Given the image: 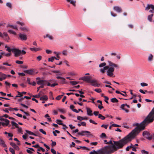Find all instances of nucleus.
<instances>
[{"mask_svg": "<svg viewBox=\"0 0 154 154\" xmlns=\"http://www.w3.org/2000/svg\"><path fill=\"white\" fill-rule=\"evenodd\" d=\"M119 141H113L114 144H113L112 141L110 140L107 143H106V144H111V145L105 147L100 152V154H111L119 149L122 148L123 146L120 147V144H117Z\"/></svg>", "mask_w": 154, "mask_h": 154, "instance_id": "obj_3", "label": "nucleus"}, {"mask_svg": "<svg viewBox=\"0 0 154 154\" xmlns=\"http://www.w3.org/2000/svg\"><path fill=\"white\" fill-rule=\"evenodd\" d=\"M1 54L3 55L4 54L5 56H10L11 54V53H5L4 52H2L0 53Z\"/></svg>", "mask_w": 154, "mask_h": 154, "instance_id": "obj_25", "label": "nucleus"}, {"mask_svg": "<svg viewBox=\"0 0 154 154\" xmlns=\"http://www.w3.org/2000/svg\"><path fill=\"white\" fill-rule=\"evenodd\" d=\"M140 85L144 87L145 86H147L148 85V84L144 82H142L140 83Z\"/></svg>", "mask_w": 154, "mask_h": 154, "instance_id": "obj_51", "label": "nucleus"}, {"mask_svg": "<svg viewBox=\"0 0 154 154\" xmlns=\"http://www.w3.org/2000/svg\"><path fill=\"white\" fill-rule=\"evenodd\" d=\"M51 152L53 154H56V151L54 149H51Z\"/></svg>", "mask_w": 154, "mask_h": 154, "instance_id": "obj_61", "label": "nucleus"}, {"mask_svg": "<svg viewBox=\"0 0 154 154\" xmlns=\"http://www.w3.org/2000/svg\"><path fill=\"white\" fill-rule=\"evenodd\" d=\"M86 110L87 114L89 116H92L93 115V114L92 113V111L88 107L87 108Z\"/></svg>", "mask_w": 154, "mask_h": 154, "instance_id": "obj_16", "label": "nucleus"}, {"mask_svg": "<svg viewBox=\"0 0 154 154\" xmlns=\"http://www.w3.org/2000/svg\"><path fill=\"white\" fill-rule=\"evenodd\" d=\"M58 110L62 113L63 114L65 113V110L63 109H59Z\"/></svg>", "mask_w": 154, "mask_h": 154, "instance_id": "obj_42", "label": "nucleus"}, {"mask_svg": "<svg viewBox=\"0 0 154 154\" xmlns=\"http://www.w3.org/2000/svg\"><path fill=\"white\" fill-rule=\"evenodd\" d=\"M23 72L31 75H33L34 73V71L32 69L24 70Z\"/></svg>", "mask_w": 154, "mask_h": 154, "instance_id": "obj_12", "label": "nucleus"}, {"mask_svg": "<svg viewBox=\"0 0 154 154\" xmlns=\"http://www.w3.org/2000/svg\"><path fill=\"white\" fill-rule=\"evenodd\" d=\"M150 8H151L154 12V5L152 4H147V7L145 8V10H148Z\"/></svg>", "mask_w": 154, "mask_h": 154, "instance_id": "obj_13", "label": "nucleus"}, {"mask_svg": "<svg viewBox=\"0 0 154 154\" xmlns=\"http://www.w3.org/2000/svg\"><path fill=\"white\" fill-rule=\"evenodd\" d=\"M77 119L78 120H79L80 121H82L83 120H87L88 119V118L87 117H83L79 116H77Z\"/></svg>", "mask_w": 154, "mask_h": 154, "instance_id": "obj_20", "label": "nucleus"}, {"mask_svg": "<svg viewBox=\"0 0 154 154\" xmlns=\"http://www.w3.org/2000/svg\"><path fill=\"white\" fill-rule=\"evenodd\" d=\"M100 137L101 138H103V137H106V136L105 133H102L100 135Z\"/></svg>", "mask_w": 154, "mask_h": 154, "instance_id": "obj_43", "label": "nucleus"}, {"mask_svg": "<svg viewBox=\"0 0 154 154\" xmlns=\"http://www.w3.org/2000/svg\"><path fill=\"white\" fill-rule=\"evenodd\" d=\"M81 125H82L84 126H85L86 125V123L84 122H81Z\"/></svg>", "mask_w": 154, "mask_h": 154, "instance_id": "obj_64", "label": "nucleus"}, {"mask_svg": "<svg viewBox=\"0 0 154 154\" xmlns=\"http://www.w3.org/2000/svg\"><path fill=\"white\" fill-rule=\"evenodd\" d=\"M19 36L22 40L26 41L27 39V35L24 34L19 33Z\"/></svg>", "mask_w": 154, "mask_h": 154, "instance_id": "obj_11", "label": "nucleus"}, {"mask_svg": "<svg viewBox=\"0 0 154 154\" xmlns=\"http://www.w3.org/2000/svg\"><path fill=\"white\" fill-rule=\"evenodd\" d=\"M112 126L113 127H120V125H118L116 124H113L112 125Z\"/></svg>", "mask_w": 154, "mask_h": 154, "instance_id": "obj_58", "label": "nucleus"}, {"mask_svg": "<svg viewBox=\"0 0 154 154\" xmlns=\"http://www.w3.org/2000/svg\"><path fill=\"white\" fill-rule=\"evenodd\" d=\"M56 123L60 125H63V123H62V121L61 120L59 119H57L56 121Z\"/></svg>", "mask_w": 154, "mask_h": 154, "instance_id": "obj_34", "label": "nucleus"}, {"mask_svg": "<svg viewBox=\"0 0 154 154\" xmlns=\"http://www.w3.org/2000/svg\"><path fill=\"white\" fill-rule=\"evenodd\" d=\"M47 99L48 97L46 95H43L40 98V100H47Z\"/></svg>", "mask_w": 154, "mask_h": 154, "instance_id": "obj_26", "label": "nucleus"}, {"mask_svg": "<svg viewBox=\"0 0 154 154\" xmlns=\"http://www.w3.org/2000/svg\"><path fill=\"white\" fill-rule=\"evenodd\" d=\"M39 130L40 132L42 133L43 134H46V132L45 131H44L42 129H40Z\"/></svg>", "mask_w": 154, "mask_h": 154, "instance_id": "obj_54", "label": "nucleus"}, {"mask_svg": "<svg viewBox=\"0 0 154 154\" xmlns=\"http://www.w3.org/2000/svg\"><path fill=\"white\" fill-rule=\"evenodd\" d=\"M49 86H50L51 87H54L56 85H57L58 84L57 83H54L52 84H51L50 82H49Z\"/></svg>", "mask_w": 154, "mask_h": 154, "instance_id": "obj_32", "label": "nucleus"}, {"mask_svg": "<svg viewBox=\"0 0 154 154\" xmlns=\"http://www.w3.org/2000/svg\"><path fill=\"white\" fill-rule=\"evenodd\" d=\"M89 122L90 123L94 124L95 125L97 124V123L94 122V121L92 119H90Z\"/></svg>", "mask_w": 154, "mask_h": 154, "instance_id": "obj_59", "label": "nucleus"}, {"mask_svg": "<svg viewBox=\"0 0 154 154\" xmlns=\"http://www.w3.org/2000/svg\"><path fill=\"white\" fill-rule=\"evenodd\" d=\"M63 96V95H59L56 97V99L57 100H59Z\"/></svg>", "mask_w": 154, "mask_h": 154, "instance_id": "obj_50", "label": "nucleus"}, {"mask_svg": "<svg viewBox=\"0 0 154 154\" xmlns=\"http://www.w3.org/2000/svg\"><path fill=\"white\" fill-rule=\"evenodd\" d=\"M45 82L43 80H39L37 81V83L39 85H44Z\"/></svg>", "mask_w": 154, "mask_h": 154, "instance_id": "obj_22", "label": "nucleus"}, {"mask_svg": "<svg viewBox=\"0 0 154 154\" xmlns=\"http://www.w3.org/2000/svg\"><path fill=\"white\" fill-rule=\"evenodd\" d=\"M5 48H6V51L9 52V53H11V51L13 52L14 48H11L7 46H5Z\"/></svg>", "mask_w": 154, "mask_h": 154, "instance_id": "obj_23", "label": "nucleus"}, {"mask_svg": "<svg viewBox=\"0 0 154 154\" xmlns=\"http://www.w3.org/2000/svg\"><path fill=\"white\" fill-rule=\"evenodd\" d=\"M0 145L1 146H2L3 147L7 149V147L6 145L5 144L4 141L2 140V139H0Z\"/></svg>", "mask_w": 154, "mask_h": 154, "instance_id": "obj_18", "label": "nucleus"}, {"mask_svg": "<svg viewBox=\"0 0 154 154\" xmlns=\"http://www.w3.org/2000/svg\"><path fill=\"white\" fill-rule=\"evenodd\" d=\"M56 78L57 79H61V80L60 82L62 84H65L66 83L65 82L66 79L62 77L57 76L56 77Z\"/></svg>", "mask_w": 154, "mask_h": 154, "instance_id": "obj_14", "label": "nucleus"}, {"mask_svg": "<svg viewBox=\"0 0 154 154\" xmlns=\"http://www.w3.org/2000/svg\"><path fill=\"white\" fill-rule=\"evenodd\" d=\"M17 23L18 24H20L21 26H23L24 25V23L23 22H21L19 21H17Z\"/></svg>", "mask_w": 154, "mask_h": 154, "instance_id": "obj_57", "label": "nucleus"}, {"mask_svg": "<svg viewBox=\"0 0 154 154\" xmlns=\"http://www.w3.org/2000/svg\"><path fill=\"white\" fill-rule=\"evenodd\" d=\"M6 124V126H8V125L9 124V121L8 120V119H5V120L4 121Z\"/></svg>", "mask_w": 154, "mask_h": 154, "instance_id": "obj_49", "label": "nucleus"}, {"mask_svg": "<svg viewBox=\"0 0 154 154\" xmlns=\"http://www.w3.org/2000/svg\"><path fill=\"white\" fill-rule=\"evenodd\" d=\"M63 125V128H62V129H66L67 128V127L66 126V125H65V124H63V125Z\"/></svg>", "mask_w": 154, "mask_h": 154, "instance_id": "obj_63", "label": "nucleus"}, {"mask_svg": "<svg viewBox=\"0 0 154 154\" xmlns=\"http://www.w3.org/2000/svg\"><path fill=\"white\" fill-rule=\"evenodd\" d=\"M143 136L149 140H151L152 139V135H151L148 131H144L143 132Z\"/></svg>", "mask_w": 154, "mask_h": 154, "instance_id": "obj_5", "label": "nucleus"}, {"mask_svg": "<svg viewBox=\"0 0 154 154\" xmlns=\"http://www.w3.org/2000/svg\"><path fill=\"white\" fill-rule=\"evenodd\" d=\"M55 59L57 60H59V59L56 58L55 57H52L51 58H49V62L51 61L52 62Z\"/></svg>", "mask_w": 154, "mask_h": 154, "instance_id": "obj_28", "label": "nucleus"}, {"mask_svg": "<svg viewBox=\"0 0 154 154\" xmlns=\"http://www.w3.org/2000/svg\"><path fill=\"white\" fill-rule=\"evenodd\" d=\"M113 9L115 11L118 13H121L122 12V10L121 8L118 6H114Z\"/></svg>", "mask_w": 154, "mask_h": 154, "instance_id": "obj_10", "label": "nucleus"}, {"mask_svg": "<svg viewBox=\"0 0 154 154\" xmlns=\"http://www.w3.org/2000/svg\"><path fill=\"white\" fill-rule=\"evenodd\" d=\"M20 29L22 31L24 32H28L29 31V29L26 26L21 27Z\"/></svg>", "mask_w": 154, "mask_h": 154, "instance_id": "obj_17", "label": "nucleus"}, {"mask_svg": "<svg viewBox=\"0 0 154 154\" xmlns=\"http://www.w3.org/2000/svg\"><path fill=\"white\" fill-rule=\"evenodd\" d=\"M98 118L102 120H103L105 119V117L103 116L102 115H101L100 114H99Z\"/></svg>", "mask_w": 154, "mask_h": 154, "instance_id": "obj_33", "label": "nucleus"}, {"mask_svg": "<svg viewBox=\"0 0 154 154\" xmlns=\"http://www.w3.org/2000/svg\"><path fill=\"white\" fill-rule=\"evenodd\" d=\"M25 131L27 134H28L29 135H34V133L31 131H28L27 130H26Z\"/></svg>", "mask_w": 154, "mask_h": 154, "instance_id": "obj_36", "label": "nucleus"}, {"mask_svg": "<svg viewBox=\"0 0 154 154\" xmlns=\"http://www.w3.org/2000/svg\"><path fill=\"white\" fill-rule=\"evenodd\" d=\"M66 132L67 133V134L69 135L70 136H71V137H72V138H73V139H76L77 138L75 137H73L72 135H71L67 131H66Z\"/></svg>", "mask_w": 154, "mask_h": 154, "instance_id": "obj_55", "label": "nucleus"}, {"mask_svg": "<svg viewBox=\"0 0 154 154\" xmlns=\"http://www.w3.org/2000/svg\"><path fill=\"white\" fill-rule=\"evenodd\" d=\"M153 16V14H152L151 15H149L148 16L147 20L150 22H152V17Z\"/></svg>", "mask_w": 154, "mask_h": 154, "instance_id": "obj_24", "label": "nucleus"}, {"mask_svg": "<svg viewBox=\"0 0 154 154\" xmlns=\"http://www.w3.org/2000/svg\"><path fill=\"white\" fill-rule=\"evenodd\" d=\"M6 6L9 8H12V6L11 4L9 2H8L6 4Z\"/></svg>", "mask_w": 154, "mask_h": 154, "instance_id": "obj_39", "label": "nucleus"}, {"mask_svg": "<svg viewBox=\"0 0 154 154\" xmlns=\"http://www.w3.org/2000/svg\"><path fill=\"white\" fill-rule=\"evenodd\" d=\"M11 123L12 125V126H15V128H18V131L19 133H21L22 131V129L21 128H19L18 126V125L16 123L14 122L13 121H12L11 122Z\"/></svg>", "mask_w": 154, "mask_h": 154, "instance_id": "obj_8", "label": "nucleus"}, {"mask_svg": "<svg viewBox=\"0 0 154 154\" xmlns=\"http://www.w3.org/2000/svg\"><path fill=\"white\" fill-rule=\"evenodd\" d=\"M49 94L50 95V99L53 100L54 99V98L52 96V93L51 92H50L49 93Z\"/></svg>", "mask_w": 154, "mask_h": 154, "instance_id": "obj_56", "label": "nucleus"}, {"mask_svg": "<svg viewBox=\"0 0 154 154\" xmlns=\"http://www.w3.org/2000/svg\"><path fill=\"white\" fill-rule=\"evenodd\" d=\"M39 149H37V150L38 151H40L41 150L42 152H44L45 151V149H43V148H42V147H41L40 146V147H39Z\"/></svg>", "mask_w": 154, "mask_h": 154, "instance_id": "obj_48", "label": "nucleus"}, {"mask_svg": "<svg viewBox=\"0 0 154 154\" xmlns=\"http://www.w3.org/2000/svg\"><path fill=\"white\" fill-rule=\"evenodd\" d=\"M91 78L89 76H85L81 78H80L79 79H82L84 81L88 83H89L90 80H91Z\"/></svg>", "mask_w": 154, "mask_h": 154, "instance_id": "obj_9", "label": "nucleus"}, {"mask_svg": "<svg viewBox=\"0 0 154 154\" xmlns=\"http://www.w3.org/2000/svg\"><path fill=\"white\" fill-rule=\"evenodd\" d=\"M154 119H152L148 115L145 119L140 123L139 127H136L127 135L123 138L120 140L117 144H120V147L124 145L129 142L136 136L141 131L145 129L146 126L149 123L152 122Z\"/></svg>", "mask_w": 154, "mask_h": 154, "instance_id": "obj_1", "label": "nucleus"}, {"mask_svg": "<svg viewBox=\"0 0 154 154\" xmlns=\"http://www.w3.org/2000/svg\"><path fill=\"white\" fill-rule=\"evenodd\" d=\"M15 57H17L21 55L20 50L17 48H14L12 52Z\"/></svg>", "mask_w": 154, "mask_h": 154, "instance_id": "obj_7", "label": "nucleus"}, {"mask_svg": "<svg viewBox=\"0 0 154 154\" xmlns=\"http://www.w3.org/2000/svg\"><path fill=\"white\" fill-rule=\"evenodd\" d=\"M107 62L109 66H106V64L105 62H103L100 64L99 67L101 68L100 69V71L102 73H104L106 70H107V75L111 77L113 75V72L114 71L115 68L118 69L119 68V66L115 63H113L111 61L108 60Z\"/></svg>", "mask_w": 154, "mask_h": 154, "instance_id": "obj_2", "label": "nucleus"}, {"mask_svg": "<svg viewBox=\"0 0 154 154\" xmlns=\"http://www.w3.org/2000/svg\"><path fill=\"white\" fill-rule=\"evenodd\" d=\"M153 56L151 54H150L148 58V60L149 62L151 61L152 59Z\"/></svg>", "mask_w": 154, "mask_h": 154, "instance_id": "obj_35", "label": "nucleus"}, {"mask_svg": "<svg viewBox=\"0 0 154 154\" xmlns=\"http://www.w3.org/2000/svg\"><path fill=\"white\" fill-rule=\"evenodd\" d=\"M93 114L96 116H98L99 114V112L98 111H94Z\"/></svg>", "mask_w": 154, "mask_h": 154, "instance_id": "obj_53", "label": "nucleus"}, {"mask_svg": "<svg viewBox=\"0 0 154 154\" xmlns=\"http://www.w3.org/2000/svg\"><path fill=\"white\" fill-rule=\"evenodd\" d=\"M42 56L40 55L36 57L37 60H38V61H40V60H42Z\"/></svg>", "mask_w": 154, "mask_h": 154, "instance_id": "obj_46", "label": "nucleus"}, {"mask_svg": "<svg viewBox=\"0 0 154 154\" xmlns=\"http://www.w3.org/2000/svg\"><path fill=\"white\" fill-rule=\"evenodd\" d=\"M89 83H91V85L97 87L100 86V84L97 83V80L95 79H91L89 82Z\"/></svg>", "mask_w": 154, "mask_h": 154, "instance_id": "obj_6", "label": "nucleus"}, {"mask_svg": "<svg viewBox=\"0 0 154 154\" xmlns=\"http://www.w3.org/2000/svg\"><path fill=\"white\" fill-rule=\"evenodd\" d=\"M77 134L81 135V136H85L87 137H89L92 136L90 131H82L78 132Z\"/></svg>", "mask_w": 154, "mask_h": 154, "instance_id": "obj_4", "label": "nucleus"}, {"mask_svg": "<svg viewBox=\"0 0 154 154\" xmlns=\"http://www.w3.org/2000/svg\"><path fill=\"white\" fill-rule=\"evenodd\" d=\"M29 49L30 50L32 51H37L41 50V49L39 48H30Z\"/></svg>", "mask_w": 154, "mask_h": 154, "instance_id": "obj_19", "label": "nucleus"}, {"mask_svg": "<svg viewBox=\"0 0 154 154\" xmlns=\"http://www.w3.org/2000/svg\"><path fill=\"white\" fill-rule=\"evenodd\" d=\"M9 151L12 154H15L14 150L11 148H9Z\"/></svg>", "mask_w": 154, "mask_h": 154, "instance_id": "obj_45", "label": "nucleus"}, {"mask_svg": "<svg viewBox=\"0 0 154 154\" xmlns=\"http://www.w3.org/2000/svg\"><path fill=\"white\" fill-rule=\"evenodd\" d=\"M148 115L152 119H154V107L151 111L149 112Z\"/></svg>", "mask_w": 154, "mask_h": 154, "instance_id": "obj_15", "label": "nucleus"}, {"mask_svg": "<svg viewBox=\"0 0 154 154\" xmlns=\"http://www.w3.org/2000/svg\"><path fill=\"white\" fill-rule=\"evenodd\" d=\"M69 82L72 85H76L78 84V82L75 81H70Z\"/></svg>", "mask_w": 154, "mask_h": 154, "instance_id": "obj_44", "label": "nucleus"}, {"mask_svg": "<svg viewBox=\"0 0 154 154\" xmlns=\"http://www.w3.org/2000/svg\"><path fill=\"white\" fill-rule=\"evenodd\" d=\"M94 91L97 93H100L101 92V90L100 88H96L94 89Z\"/></svg>", "mask_w": 154, "mask_h": 154, "instance_id": "obj_47", "label": "nucleus"}, {"mask_svg": "<svg viewBox=\"0 0 154 154\" xmlns=\"http://www.w3.org/2000/svg\"><path fill=\"white\" fill-rule=\"evenodd\" d=\"M16 63L18 64H22L23 63V62L19 60H16L15 62Z\"/></svg>", "mask_w": 154, "mask_h": 154, "instance_id": "obj_52", "label": "nucleus"}, {"mask_svg": "<svg viewBox=\"0 0 154 154\" xmlns=\"http://www.w3.org/2000/svg\"><path fill=\"white\" fill-rule=\"evenodd\" d=\"M141 152L142 154H148L149 152L148 151H146L144 149L141 150Z\"/></svg>", "mask_w": 154, "mask_h": 154, "instance_id": "obj_37", "label": "nucleus"}, {"mask_svg": "<svg viewBox=\"0 0 154 154\" xmlns=\"http://www.w3.org/2000/svg\"><path fill=\"white\" fill-rule=\"evenodd\" d=\"M51 141L52 142V143L51 144V146L52 147L55 146L56 145V143L55 141H53L52 140H51Z\"/></svg>", "mask_w": 154, "mask_h": 154, "instance_id": "obj_38", "label": "nucleus"}, {"mask_svg": "<svg viewBox=\"0 0 154 154\" xmlns=\"http://www.w3.org/2000/svg\"><path fill=\"white\" fill-rule=\"evenodd\" d=\"M108 126V125H105L104 124L102 125L101 126V127L104 128L105 129H106L107 128Z\"/></svg>", "mask_w": 154, "mask_h": 154, "instance_id": "obj_60", "label": "nucleus"}, {"mask_svg": "<svg viewBox=\"0 0 154 154\" xmlns=\"http://www.w3.org/2000/svg\"><path fill=\"white\" fill-rule=\"evenodd\" d=\"M10 144L11 146H12V147H14V148L16 145V144L15 143H14L13 142H11L10 143Z\"/></svg>", "mask_w": 154, "mask_h": 154, "instance_id": "obj_62", "label": "nucleus"}, {"mask_svg": "<svg viewBox=\"0 0 154 154\" xmlns=\"http://www.w3.org/2000/svg\"><path fill=\"white\" fill-rule=\"evenodd\" d=\"M53 72H54L57 73V74H56V75H61L63 74V73L62 72H60L59 71H58V70H57V71L54 70Z\"/></svg>", "mask_w": 154, "mask_h": 154, "instance_id": "obj_30", "label": "nucleus"}, {"mask_svg": "<svg viewBox=\"0 0 154 154\" xmlns=\"http://www.w3.org/2000/svg\"><path fill=\"white\" fill-rule=\"evenodd\" d=\"M3 34L4 38H5V39L6 40H7L8 39H9V37L8 35L6 32H4Z\"/></svg>", "mask_w": 154, "mask_h": 154, "instance_id": "obj_27", "label": "nucleus"}, {"mask_svg": "<svg viewBox=\"0 0 154 154\" xmlns=\"http://www.w3.org/2000/svg\"><path fill=\"white\" fill-rule=\"evenodd\" d=\"M103 97L105 98V101L107 103H108V102L107 101L109 100V98L106 96H103Z\"/></svg>", "mask_w": 154, "mask_h": 154, "instance_id": "obj_41", "label": "nucleus"}, {"mask_svg": "<svg viewBox=\"0 0 154 154\" xmlns=\"http://www.w3.org/2000/svg\"><path fill=\"white\" fill-rule=\"evenodd\" d=\"M67 2H69L72 5L74 6H76V1L72 0H66Z\"/></svg>", "mask_w": 154, "mask_h": 154, "instance_id": "obj_21", "label": "nucleus"}, {"mask_svg": "<svg viewBox=\"0 0 154 154\" xmlns=\"http://www.w3.org/2000/svg\"><path fill=\"white\" fill-rule=\"evenodd\" d=\"M110 100L112 103H117L118 102V100L115 97L112 98Z\"/></svg>", "mask_w": 154, "mask_h": 154, "instance_id": "obj_31", "label": "nucleus"}, {"mask_svg": "<svg viewBox=\"0 0 154 154\" xmlns=\"http://www.w3.org/2000/svg\"><path fill=\"white\" fill-rule=\"evenodd\" d=\"M0 77L4 79H5L6 78L7 76L5 74L3 73L2 72H0Z\"/></svg>", "mask_w": 154, "mask_h": 154, "instance_id": "obj_29", "label": "nucleus"}, {"mask_svg": "<svg viewBox=\"0 0 154 154\" xmlns=\"http://www.w3.org/2000/svg\"><path fill=\"white\" fill-rule=\"evenodd\" d=\"M8 31L10 33H11V34H13L14 35H16V32L12 30H11V29L9 30Z\"/></svg>", "mask_w": 154, "mask_h": 154, "instance_id": "obj_40", "label": "nucleus"}]
</instances>
